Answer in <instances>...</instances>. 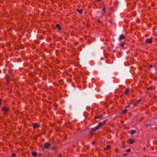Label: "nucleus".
I'll return each instance as SVG.
<instances>
[{
	"label": "nucleus",
	"instance_id": "12",
	"mask_svg": "<svg viewBox=\"0 0 157 157\" xmlns=\"http://www.w3.org/2000/svg\"><path fill=\"white\" fill-rule=\"evenodd\" d=\"M127 112V110L126 109H124L123 111L121 112V113L122 114H125Z\"/></svg>",
	"mask_w": 157,
	"mask_h": 157
},
{
	"label": "nucleus",
	"instance_id": "13",
	"mask_svg": "<svg viewBox=\"0 0 157 157\" xmlns=\"http://www.w3.org/2000/svg\"><path fill=\"white\" fill-rule=\"evenodd\" d=\"M37 153L36 152H32V155L33 156H36L37 155Z\"/></svg>",
	"mask_w": 157,
	"mask_h": 157
},
{
	"label": "nucleus",
	"instance_id": "10",
	"mask_svg": "<svg viewBox=\"0 0 157 157\" xmlns=\"http://www.w3.org/2000/svg\"><path fill=\"white\" fill-rule=\"evenodd\" d=\"M136 133V131L135 130H132L130 132V134L132 135Z\"/></svg>",
	"mask_w": 157,
	"mask_h": 157
},
{
	"label": "nucleus",
	"instance_id": "8",
	"mask_svg": "<svg viewBox=\"0 0 157 157\" xmlns=\"http://www.w3.org/2000/svg\"><path fill=\"white\" fill-rule=\"evenodd\" d=\"M99 128V127H98V126L97 125L96 127H95L94 128H93L92 129V130L93 131H95L98 130Z\"/></svg>",
	"mask_w": 157,
	"mask_h": 157
},
{
	"label": "nucleus",
	"instance_id": "22",
	"mask_svg": "<svg viewBox=\"0 0 157 157\" xmlns=\"http://www.w3.org/2000/svg\"><path fill=\"white\" fill-rule=\"evenodd\" d=\"M57 157H61V154H59L57 156Z\"/></svg>",
	"mask_w": 157,
	"mask_h": 157
},
{
	"label": "nucleus",
	"instance_id": "27",
	"mask_svg": "<svg viewBox=\"0 0 157 157\" xmlns=\"http://www.w3.org/2000/svg\"><path fill=\"white\" fill-rule=\"evenodd\" d=\"M150 66L151 67H152V65H151Z\"/></svg>",
	"mask_w": 157,
	"mask_h": 157
},
{
	"label": "nucleus",
	"instance_id": "1",
	"mask_svg": "<svg viewBox=\"0 0 157 157\" xmlns=\"http://www.w3.org/2000/svg\"><path fill=\"white\" fill-rule=\"evenodd\" d=\"M2 111L3 112L4 114H6L9 110V109L5 106L2 109Z\"/></svg>",
	"mask_w": 157,
	"mask_h": 157
},
{
	"label": "nucleus",
	"instance_id": "26",
	"mask_svg": "<svg viewBox=\"0 0 157 157\" xmlns=\"http://www.w3.org/2000/svg\"><path fill=\"white\" fill-rule=\"evenodd\" d=\"M97 0L98 1H101V0Z\"/></svg>",
	"mask_w": 157,
	"mask_h": 157
},
{
	"label": "nucleus",
	"instance_id": "2",
	"mask_svg": "<svg viewBox=\"0 0 157 157\" xmlns=\"http://www.w3.org/2000/svg\"><path fill=\"white\" fill-rule=\"evenodd\" d=\"M106 121H107L106 120H104L101 122H99L98 125V127H99V128L101 127L105 124Z\"/></svg>",
	"mask_w": 157,
	"mask_h": 157
},
{
	"label": "nucleus",
	"instance_id": "25",
	"mask_svg": "<svg viewBox=\"0 0 157 157\" xmlns=\"http://www.w3.org/2000/svg\"><path fill=\"white\" fill-rule=\"evenodd\" d=\"M98 22H100V20H98Z\"/></svg>",
	"mask_w": 157,
	"mask_h": 157
},
{
	"label": "nucleus",
	"instance_id": "7",
	"mask_svg": "<svg viewBox=\"0 0 157 157\" xmlns=\"http://www.w3.org/2000/svg\"><path fill=\"white\" fill-rule=\"evenodd\" d=\"M125 38V37L124 35H121L119 37V40H121L122 39H124Z\"/></svg>",
	"mask_w": 157,
	"mask_h": 157
},
{
	"label": "nucleus",
	"instance_id": "4",
	"mask_svg": "<svg viewBox=\"0 0 157 157\" xmlns=\"http://www.w3.org/2000/svg\"><path fill=\"white\" fill-rule=\"evenodd\" d=\"M50 145L51 144L50 143L47 142L44 144V147L45 148H48L50 147Z\"/></svg>",
	"mask_w": 157,
	"mask_h": 157
},
{
	"label": "nucleus",
	"instance_id": "6",
	"mask_svg": "<svg viewBox=\"0 0 157 157\" xmlns=\"http://www.w3.org/2000/svg\"><path fill=\"white\" fill-rule=\"evenodd\" d=\"M127 143L130 144H132L133 143V140L132 139H129L127 140Z\"/></svg>",
	"mask_w": 157,
	"mask_h": 157
},
{
	"label": "nucleus",
	"instance_id": "14",
	"mask_svg": "<svg viewBox=\"0 0 157 157\" xmlns=\"http://www.w3.org/2000/svg\"><path fill=\"white\" fill-rule=\"evenodd\" d=\"M140 100H138L137 101V102L136 103H135L134 105V106H136L137 105V104H138V103L140 101Z\"/></svg>",
	"mask_w": 157,
	"mask_h": 157
},
{
	"label": "nucleus",
	"instance_id": "16",
	"mask_svg": "<svg viewBox=\"0 0 157 157\" xmlns=\"http://www.w3.org/2000/svg\"><path fill=\"white\" fill-rule=\"evenodd\" d=\"M110 148V146L109 145H107L106 150H109Z\"/></svg>",
	"mask_w": 157,
	"mask_h": 157
},
{
	"label": "nucleus",
	"instance_id": "3",
	"mask_svg": "<svg viewBox=\"0 0 157 157\" xmlns=\"http://www.w3.org/2000/svg\"><path fill=\"white\" fill-rule=\"evenodd\" d=\"M152 42V39L151 38L147 39L145 40V42L146 44H150Z\"/></svg>",
	"mask_w": 157,
	"mask_h": 157
},
{
	"label": "nucleus",
	"instance_id": "9",
	"mask_svg": "<svg viewBox=\"0 0 157 157\" xmlns=\"http://www.w3.org/2000/svg\"><path fill=\"white\" fill-rule=\"evenodd\" d=\"M129 92V89L128 88H127L125 89V90L124 91V94L125 95L128 94Z\"/></svg>",
	"mask_w": 157,
	"mask_h": 157
},
{
	"label": "nucleus",
	"instance_id": "19",
	"mask_svg": "<svg viewBox=\"0 0 157 157\" xmlns=\"http://www.w3.org/2000/svg\"><path fill=\"white\" fill-rule=\"evenodd\" d=\"M152 88V87H148L147 88V90H150Z\"/></svg>",
	"mask_w": 157,
	"mask_h": 157
},
{
	"label": "nucleus",
	"instance_id": "21",
	"mask_svg": "<svg viewBox=\"0 0 157 157\" xmlns=\"http://www.w3.org/2000/svg\"><path fill=\"white\" fill-rule=\"evenodd\" d=\"M124 44H121V46L123 47H124Z\"/></svg>",
	"mask_w": 157,
	"mask_h": 157
},
{
	"label": "nucleus",
	"instance_id": "24",
	"mask_svg": "<svg viewBox=\"0 0 157 157\" xmlns=\"http://www.w3.org/2000/svg\"><path fill=\"white\" fill-rule=\"evenodd\" d=\"M129 107V105H128L127 106L125 107V108H127L128 107Z\"/></svg>",
	"mask_w": 157,
	"mask_h": 157
},
{
	"label": "nucleus",
	"instance_id": "20",
	"mask_svg": "<svg viewBox=\"0 0 157 157\" xmlns=\"http://www.w3.org/2000/svg\"><path fill=\"white\" fill-rule=\"evenodd\" d=\"M102 11L103 12H105V8H103L102 9Z\"/></svg>",
	"mask_w": 157,
	"mask_h": 157
},
{
	"label": "nucleus",
	"instance_id": "5",
	"mask_svg": "<svg viewBox=\"0 0 157 157\" xmlns=\"http://www.w3.org/2000/svg\"><path fill=\"white\" fill-rule=\"evenodd\" d=\"M40 127V125L37 123H35L33 125V127L34 128H38Z\"/></svg>",
	"mask_w": 157,
	"mask_h": 157
},
{
	"label": "nucleus",
	"instance_id": "11",
	"mask_svg": "<svg viewBox=\"0 0 157 157\" xmlns=\"http://www.w3.org/2000/svg\"><path fill=\"white\" fill-rule=\"evenodd\" d=\"M77 11L80 14H81L82 12V10L81 9H77Z\"/></svg>",
	"mask_w": 157,
	"mask_h": 157
},
{
	"label": "nucleus",
	"instance_id": "28",
	"mask_svg": "<svg viewBox=\"0 0 157 157\" xmlns=\"http://www.w3.org/2000/svg\"><path fill=\"white\" fill-rule=\"evenodd\" d=\"M156 129H157V127L156 128Z\"/></svg>",
	"mask_w": 157,
	"mask_h": 157
},
{
	"label": "nucleus",
	"instance_id": "15",
	"mask_svg": "<svg viewBox=\"0 0 157 157\" xmlns=\"http://www.w3.org/2000/svg\"><path fill=\"white\" fill-rule=\"evenodd\" d=\"M56 27L58 29H60L61 28V26H60V25L59 24H57L56 25Z\"/></svg>",
	"mask_w": 157,
	"mask_h": 157
},
{
	"label": "nucleus",
	"instance_id": "17",
	"mask_svg": "<svg viewBox=\"0 0 157 157\" xmlns=\"http://www.w3.org/2000/svg\"><path fill=\"white\" fill-rule=\"evenodd\" d=\"M16 156V155L15 153H13L12 154V157H15Z\"/></svg>",
	"mask_w": 157,
	"mask_h": 157
},
{
	"label": "nucleus",
	"instance_id": "23",
	"mask_svg": "<svg viewBox=\"0 0 157 157\" xmlns=\"http://www.w3.org/2000/svg\"><path fill=\"white\" fill-rule=\"evenodd\" d=\"M100 117H94V118H95V119H96V118H99Z\"/></svg>",
	"mask_w": 157,
	"mask_h": 157
},
{
	"label": "nucleus",
	"instance_id": "18",
	"mask_svg": "<svg viewBox=\"0 0 157 157\" xmlns=\"http://www.w3.org/2000/svg\"><path fill=\"white\" fill-rule=\"evenodd\" d=\"M131 151V149H128L126 150V152H129Z\"/></svg>",
	"mask_w": 157,
	"mask_h": 157
}]
</instances>
